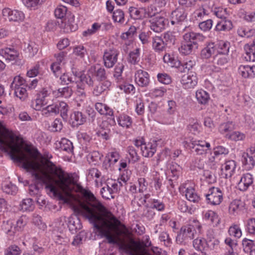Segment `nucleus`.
Wrapping results in <instances>:
<instances>
[{"instance_id": "nucleus-5", "label": "nucleus", "mask_w": 255, "mask_h": 255, "mask_svg": "<svg viewBox=\"0 0 255 255\" xmlns=\"http://www.w3.org/2000/svg\"><path fill=\"white\" fill-rule=\"evenodd\" d=\"M255 173L245 172L241 177L238 186L241 191H246L250 187L252 186L255 180Z\"/></svg>"}, {"instance_id": "nucleus-41", "label": "nucleus", "mask_w": 255, "mask_h": 255, "mask_svg": "<svg viewBox=\"0 0 255 255\" xmlns=\"http://www.w3.org/2000/svg\"><path fill=\"white\" fill-rule=\"evenodd\" d=\"M118 123L121 126L128 128L131 125L132 121L129 116L122 115L119 117Z\"/></svg>"}, {"instance_id": "nucleus-24", "label": "nucleus", "mask_w": 255, "mask_h": 255, "mask_svg": "<svg viewBox=\"0 0 255 255\" xmlns=\"http://www.w3.org/2000/svg\"><path fill=\"white\" fill-rule=\"evenodd\" d=\"M64 29L66 32L75 31L77 28V25L75 22L74 16L69 15L65 19Z\"/></svg>"}, {"instance_id": "nucleus-42", "label": "nucleus", "mask_w": 255, "mask_h": 255, "mask_svg": "<svg viewBox=\"0 0 255 255\" xmlns=\"http://www.w3.org/2000/svg\"><path fill=\"white\" fill-rule=\"evenodd\" d=\"M101 194L102 197L106 199H110L114 198L113 195L114 194L113 191L111 189V187L109 185H106L101 189Z\"/></svg>"}, {"instance_id": "nucleus-45", "label": "nucleus", "mask_w": 255, "mask_h": 255, "mask_svg": "<svg viewBox=\"0 0 255 255\" xmlns=\"http://www.w3.org/2000/svg\"><path fill=\"white\" fill-rule=\"evenodd\" d=\"M124 69V65L123 63H118L115 68L114 77L117 82L122 79V73Z\"/></svg>"}, {"instance_id": "nucleus-43", "label": "nucleus", "mask_w": 255, "mask_h": 255, "mask_svg": "<svg viewBox=\"0 0 255 255\" xmlns=\"http://www.w3.org/2000/svg\"><path fill=\"white\" fill-rule=\"evenodd\" d=\"M195 64V62L193 60H188L186 62H184L183 63H181L180 61H179V66H178V70L181 72H185L186 71H189L190 70L193 66Z\"/></svg>"}, {"instance_id": "nucleus-60", "label": "nucleus", "mask_w": 255, "mask_h": 255, "mask_svg": "<svg viewBox=\"0 0 255 255\" xmlns=\"http://www.w3.org/2000/svg\"><path fill=\"white\" fill-rule=\"evenodd\" d=\"M189 146L190 148L194 149L195 152L198 155H203L204 154H206L208 153V151L210 150V149L201 147L199 146V145H197V144H196V145L190 144Z\"/></svg>"}, {"instance_id": "nucleus-38", "label": "nucleus", "mask_w": 255, "mask_h": 255, "mask_svg": "<svg viewBox=\"0 0 255 255\" xmlns=\"http://www.w3.org/2000/svg\"><path fill=\"white\" fill-rule=\"evenodd\" d=\"M166 46L167 45H173L175 43L176 38L174 33L171 31H167L164 33L162 38Z\"/></svg>"}, {"instance_id": "nucleus-11", "label": "nucleus", "mask_w": 255, "mask_h": 255, "mask_svg": "<svg viewBox=\"0 0 255 255\" xmlns=\"http://www.w3.org/2000/svg\"><path fill=\"white\" fill-rule=\"evenodd\" d=\"M129 12L130 16L134 19H141L146 17H151L154 15L155 13L150 12L149 8H148V11H147L145 8L141 7L137 8L135 7H129Z\"/></svg>"}, {"instance_id": "nucleus-30", "label": "nucleus", "mask_w": 255, "mask_h": 255, "mask_svg": "<svg viewBox=\"0 0 255 255\" xmlns=\"http://www.w3.org/2000/svg\"><path fill=\"white\" fill-rule=\"evenodd\" d=\"M25 87L24 86L19 87L15 86L14 88H11L14 90V95L22 101H25L28 97V93Z\"/></svg>"}, {"instance_id": "nucleus-2", "label": "nucleus", "mask_w": 255, "mask_h": 255, "mask_svg": "<svg viewBox=\"0 0 255 255\" xmlns=\"http://www.w3.org/2000/svg\"><path fill=\"white\" fill-rule=\"evenodd\" d=\"M213 12L217 17L221 19L216 26V31H229L233 28L232 22L226 17V9L222 8H215Z\"/></svg>"}, {"instance_id": "nucleus-48", "label": "nucleus", "mask_w": 255, "mask_h": 255, "mask_svg": "<svg viewBox=\"0 0 255 255\" xmlns=\"http://www.w3.org/2000/svg\"><path fill=\"white\" fill-rule=\"evenodd\" d=\"M158 238L160 241L163 242L166 247H169L171 244V239L170 238L169 234L165 231L161 232Z\"/></svg>"}, {"instance_id": "nucleus-4", "label": "nucleus", "mask_w": 255, "mask_h": 255, "mask_svg": "<svg viewBox=\"0 0 255 255\" xmlns=\"http://www.w3.org/2000/svg\"><path fill=\"white\" fill-rule=\"evenodd\" d=\"M198 48V44L195 42L192 41L189 36L185 33L183 36V40L179 50L182 54L187 55L191 54Z\"/></svg>"}, {"instance_id": "nucleus-52", "label": "nucleus", "mask_w": 255, "mask_h": 255, "mask_svg": "<svg viewBox=\"0 0 255 255\" xmlns=\"http://www.w3.org/2000/svg\"><path fill=\"white\" fill-rule=\"evenodd\" d=\"M213 20L211 19L202 21L199 23V28L204 32L209 31L213 26Z\"/></svg>"}, {"instance_id": "nucleus-34", "label": "nucleus", "mask_w": 255, "mask_h": 255, "mask_svg": "<svg viewBox=\"0 0 255 255\" xmlns=\"http://www.w3.org/2000/svg\"><path fill=\"white\" fill-rule=\"evenodd\" d=\"M58 114V109L56 104H51L43 108L42 111V115L45 117H48L52 114Z\"/></svg>"}, {"instance_id": "nucleus-18", "label": "nucleus", "mask_w": 255, "mask_h": 255, "mask_svg": "<svg viewBox=\"0 0 255 255\" xmlns=\"http://www.w3.org/2000/svg\"><path fill=\"white\" fill-rule=\"evenodd\" d=\"M239 72L245 78H253L255 77V65H241L239 68Z\"/></svg>"}, {"instance_id": "nucleus-64", "label": "nucleus", "mask_w": 255, "mask_h": 255, "mask_svg": "<svg viewBox=\"0 0 255 255\" xmlns=\"http://www.w3.org/2000/svg\"><path fill=\"white\" fill-rule=\"evenodd\" d=\"M86 53V49L83 45H79L74 48L73 53L80 58H83Z\"/></svg>"}, {"instance_id": "nucleus-46", "label": "nucleus", "mask_w": 255, "mask_h": 255, "mask_svg": "<svg viewBox=\"0 0 255 255\" xmlns=\"http://www.w3.org/2000/svg\"><path fill=\"white\" fill-rule=\"evenodd\" d=\"M189 38L192 41L195 42L198 44V42L203 41L205 37L200 33H195L194 32H190L186 33Z\"/></svg>"}, {"instance_id": "nucleus-14", "label": "nucleus", "mask_w": 255, "mask_h": 255, "mask_svg": "<svg viewBox=\"0 0 255 255\" xmlns=\"http://www.w3.org/2000/svg\"><path fill=\"white\" fill-rule=\"evenodd\" d=\"M236 167V164L234 160L226 161L222 166V175L226 179L231 178L234 173Z\"/></svg>"}, {"instance_id": "nucleus-23", "label": "nucleus", "mask_w": 255, "mask_h": 255, "mask_svg": "<svg viewBox=\"0 0 255 255\" xmlns=\"http://www.w3.org/2000/svg\"><path fill=\"white\" fill-rule=\"evenodd\" d=\"M68 227L71 232H76L82 228L79 218L76 216H71L68 219Z\"/></svg>"}, {"instance_id": "nucleus-61", "label": "nucleus", "mask_w": 255, "mask_h": 255, "mask_svg": "<svg viewBox=\"0 0 255 255\" xmlns=\"http://www.w3.org/2000/svg\"><path fill=\"white\" fill-rule=\"evenodd\" d=\"M25 80L20 76H15L11 84V88H14V87H19L22 86L26 87L24 84Z\"/></svg>"}, {"instance_id": "nucleus-56", "label": "nucleus", "mask_w": 255, "mask_h": 255, "mask_svg": "<svg viewBox=\"0 0 255 255\" xmlns=\"http://www.w3.org/2000/svg\"><path fill=\"white\" fill-rule=\"evenodd\" d=\"M120 157V155L119 153L116 151L110 152L108 156H106L110 164H114L117 162Z\"/></svg>"}, {"instance_id": "nucleus-40", "label": "nucleus", "mask_w": 255, "mask_h": 255, "mask_svg": "<svg viewBox=\"0 0 255 255\" xmlns=\"http://www.w3.org/2000/svg\"><path fill=\"white\" fill-rule=\"evenodd\" d=\"M20 206L21 210L24 211H32L34 208L33 201L30 198L23 199L20 204Z\"/></svg>"}, {"instance_id": "nucleus-13", "label": "nucleus", "mask_w": 255, "mask_h": 255, "mask_svg": "<svg viewBox=\"0 0 255 255\" xmlns=\"http://www.w3.org/2000/svg\"><path fill=\"white\" fill-rule=\"evenodd\" d=\"M135 81L140 87H146L149 83V76L148 73L142 70H138L135 73Z\"/></svg>"}, {"instance_id": "nucleus-9", "label": "nucleus", "mask_w": 255, "mask_h": 255, "mask_svg": "<svg viewBox=\"0 0 255 255\" xmlns=\"http://www.w3.org/2000/svg\"><path fill=\"white\" fill-rule=\"evenodd\" d=\"M167 20L164 17L157 15L151 18L149 20V27L155 32H160L164 28Z\"/></svg>"}, {"instance_id": "nucleus-10", "label": "nucleus", "mask_w": 255, "mask_h": 255, "mask_svg": "<svg viewBox=\"0 0 255 255\" xmlns=\"http://www.w3.org/2000/svg\"><path fill=\"white\" fill-rule=\"evenodd\" d=\"M242 162L246 168L251 169L255 165V146L252 147L242 156Z\"/></svg>"}, {"instance_id": "nucleus-58", "label": "nucleus", "mask_w": 255, "mask_h": 255, "mask_svg": "<svg viewBox=\"0 0 255 255\" xmlns=\"http://www.w3.org/2000/svg\"><path fill=\"white\" fill-rule=\"evenodd\" d=\"M195 14L197 20H201L204 18V16H207L209 13L208 10L202 6L195 11Z\"/></svg>"}, {"instance_id": "nucleus-7", "label": "nucleus", "mask_w": 255, "mask_h": 255, "mask_svg": "<svg viewBox=\"0 0 255 255\" xmlns=\"http://www.w3.org/2000/svg\"><path fill=\"white\" fill-rule=\"evenodd\" d=\"M2 15L6 20L9 21H21L24 18L23 13L17 10H12L4 8L2 10Z\"/></svg>"}, {"instance_id": "nucleus-29", "label": "nucleus", "mask_w": 255, "mask_h": 255, "mask_svg": "<svg viewBox=\"0 0 255 255\" xmlns=\"http://www.w3.org/2000/svg\"><path fill=\"white\" fill-rule=\"evenodd\" d=\"M215 52V47L214 43H209L202 50L201 56L203 58H210Z\"/></svg>"}, {"instance_id": "nucleus-12", "label": "nucleus", "mask_w": 255, "mask_h": 255, "mask_svg": "<svg viewBox=\"0 0 255 255\" xmlns=\"http://www.w3.org/2000/svg\"><path fill=\"white\" fill-rule=\"evenodd\" d=\"M197 81L196 74L192 72L184 75L181 80V84L186 89L193 88L197 85Z\"/></svg>"}, {"instance_id": "nucleus-32", "label": "nucleus", "mask_w": 255, "mask_h": 255, "mask_svg": "<svg viewBox=\"0 0 255 255\" xmlns=\"http://www.w3.org/2000/svg\"><path fill=\"white\" fill-rule=\"evenodd\" d=\"M205 220L210 221L211 223L217 226L219 224V219L218 215L214 211L209 210L206 212L204 215Z\"/></svg>"}, {"instance_id": "nucleus-55", "label": "nucleus", "mask_w": 255, "mask_h": 255, "mask_svg": "<svg viewBox=\"0 0 255 255\" xmlns=\"http://www.w3.org/2000/svg\"><path fill=\"white\" fill-rule=\"evenodd\" d=\"M128 152L130 155L129 161L134 163L139 160V157L138 155L136 150L134 147L129 146L128 148Z\"/></svg>"}, {"instance_id": "nucleus-8", "label": "nucleus", "mask_w": 255, "mask_h": 255, "mask_svg": "<svg viewBox=\"0 0 255 255\" xmlns=\"http://www.w3.org/2000/svg\"><path fill=\"white\" fill-rule=\"evenodd\" d=\"M207 200L212 205H219L223 200V194L219 188H211L209 193L206 195Z\"/></svg>"}, {"instance_id": "nucleus-28", "label": "nucleus", "mask_w": 255, "mask_h": 255, "mask_svg": "<svg viewBox=\"0 0 255 255\" xmlns=\"http://www.w3.org/2000/svg\"><path fill=\"white\" fill-rule=\"evenodd\" d=\"M1 227L3 232L9 236H13L16 232L12 221H3Z\"/></svg>"}, {"instance_id": "nucleus-37", "label": "nucleus", "mask_w": 255, "mask_h": 255, "mask_svg": "<svg viewBox=\"0 0 255 255\" xmlns=\"http://www.w3.org/2000/svg\"><path fill=\"white\" fill-rule=\"evenodd\" d=\"M235 129V125L232 122H228L221 124L219 127V131L224 134L232 131Z\"/></svg>"}, {"instance_id": "nucleus-15", "label": "nucleus", "mask_w": 255, "mask_h": 255, "mask_svg": "<svg viewBox=\"0 0 255 255\" xmlns=\"http://www.w3.org/2000/svg\"><path fill=\"white\" fill-rule=\"evenodd\" d=\"M187 17V13L182 7H178L171 13V23L172 25L184 21Z\"/></svg>"}, {"instance_id": "nucleus-27", "label": "nucleus", "mask_w": 255, "mask_h": 255, "mask_svg": "<svg viewBox=\"0 0 255 255\" xmlns=\"http://www.w3.org/2000/svg\"><path fill=\"white\" fill-rule=\"evenodd\" d=\"M37 97L46 105L51 100V93L50 91L43 88L37 94Z\"/></svg>"}, {"instance_id": "nucleus-53", "label": "nucleus", "mask_w": 255, "mask_h": 255, "mask_svg": "<svg viewBox=\"0 0 255 255\" xmlns=\"http://www.w3.org/2000/svg\"><path fill=\"white\" fill-rule=\"evenodd\" d=\"M91 68H95L94 73H95V75L98 80L104 81L106 79L107 75L106 71L104 68L100 67L97 70L96 69L95 67H91Z\"/></svg>"}, {"instance_id": "nucleus-21", "label": "nucleus", "mask_w": 255, "mask_h": 255, "mask_svg": "<svg viewBox=\"0 0 255 255\" xmlns=\"http://www.w3.org/2000/svg\"><path fill=\"white\" fill-rule=\"evenodd\" d=\"M152 47L153 49L158 53H160L166 50V45L161 37L155 36L152 39Z\"/></svg>"}, {"instance_id": "nucleus-57", "label": "nucleus", "mask_w": 255, "mask_h": 255, "mask_svg": "<svg viewBox=\"0 0 255 255\" xmlns=\"http://www.w3.org/2000/svg\"><path fill=\"white\" fill-rule=\"evenodd\" d=\"M113 18L115 21L123 23L125 21L124 13L121 9H118L114 11Z\"/></svg>"}, {"instance_id": "nucleus-62", "label": "nucleus", "mask_w": 255, "mask_h": 255, "mask_svg": "<svg viewBox=\"0 0 255 255\" xmlns=\"http://www.w3.org/2000/svg\"><path fill=\"white\" fill-rule=\"evenodd\" d=\"M157 79L160 83L164 84H169L171 82V77L166 73H159Z\"/></svg>"}, {"instance_id": "nucleus-59", "label": "nucleus", "mask_w": 255, "mask_h": 255, "mask_svg": "<svg viewBox=\"0 0 255 255\" xmlns=\"http://www.w3.org/2000/svg\"><path fill=\"white\" fill-rule=\"evenodd\" d=\"M247 230L250 234L255 235V218H251L247 221Z\"/></svg>"}, {"instance_id": "nucleus-1", "label": "nucleus", "mask_w": 255, "mask_h": 255, "mask_svg": "<svg viewBox=\"0 0 255 255\" xmlns=\"http://www.w3.org/2000/svg\"><path fill=\"white\" fill-rule=\"evenodd\" d=\"M0 153L7 152L13 161L22 163V167L26 170H33L32 176L37 182L44 184L50 193L56 195L58 188L61 192L60 199L65 203L73 204L78 201L79 205L73 207L74 212L88 219L98 235L105 238L108 243L117 244L118 237H127L126 226L90 191L78 185L71 173L64 171L49 160L42 164L40 170L39 163L32 160L35 155L31 147L19 144L13 133L0 124Z\"/></svg>"}, {"instance_id": "nucleus-25", "label": "nucleus", "mask_w": 255, "mask_h": 255, "mask_svg": "<svg viewBox=\"0 0 255 255\" xmlns=\"http://www.w3.org/2000/svg\"><path fill=\"white\" fill-rule=\"evenodd\" d=\"M71 119L73 120V124L76 126L82 125L86 121V117L82 112L76 111L71 116Z\"/></svg>"}, {"instance_id": "nucleus-54", "label": "nucleus", "mask_w": 255, "mask_h": 255, "mask_svg": "<svg viewBox=\"0 0 255 255\" xmlns=\"http://www.w3.org/2000/svg\"><path fill=\"white\" fill-rule=\"evenodd\" d=\"M139 48H137L129 53L128 60L130 63L135 64L138 62L139 60Z\"/></svg>"}, {"instance_id": "nucleus-22", "label": "nucleus", "mask_w": 255, "mask_h": 255, "mask_svg": "<svg viewBox=\"0 0 255 255\" xmlns=\"http://www.w3.org/2000/svg\"><path fill=\"white\" fill-rule=\"evenodd\" d=\"M95 68H90L87 72L86 74L83 73V75L80 76V82L79 83L80 85L87 84L89 86H93L94 85V80L92 78V76L94 74V71Z\"/></svg>"}, {"instance_id": "nucleus-39", "label": "nucleus", "mask_w": 255, "mask_h": 255, "mask_svg": "<svg viewBox=\"0 0 255 255\" xmlns=\"http://www.w3.org/2000/svg\"><path fill=\"white\" fill-rule=\"evenodd\" d=\"M60 148L62 150L67 152H72L73 146L72 142L66 138H62L60 142Z\"/></svg>"}, {"instance_id": "nucleus-33", "label": "nucleus", "mask_w": 255, "mask_h": 255, "mask_svg": "<svg viewBox=\"0 0 255 255\" xmlns=\"http://www.w3.org/2000/svg\"><path fill=\"white\" fill-rule=\"evenodd\" d=\"M242 245L244 251L247 253H249L250 255L255 250L253 249L255 247V243L253 240L245 238L242 241Z\"/></svg>"}, {"instance_id": "nucleus-51", "label": "nucleus", "mask_w": 255, "mask_h": 255, "mask_svg": "<svg viewBox=\"0 0 255 255\" xmlns=\"http://www.w3.org/2000/svg\"><path fill=\"white\" fill-rule=\"evenodd\" d=\"M228 233L230 236L237 238H240L242 235L241 229L237 225L231 226L229 229Z\"/></svg>"}, {"instance_id": "nucleus-31", "label": "nucleus", "mask_w": 255, "mask_h": 255, "mask_svg": "<svg viewBox=\"0 0 255 255\" xmlns=\"http://www.w3.org/2000/svg\"><path fill=\"white\" fill-rule=\"evenodd\" d=\"M186 199L190 202L198 203L200 200V197L192 188H187L185 190Z\"/></svg>"}, {"instance_id": "nucleus-6", "label": "nucleus", "mask_w": 255, "mask_h": 255, "mask_svg": "<svg viewBox=\"0 0 255 255\" xmlns=\"http://www.w3.org/2000/svg\"><path fill=\"white\" fill-rule=\"evenodd\" d=\"M119 51L115 49H109L104 52L103 60L104 66L108 68H112L117 63Z\"/></svg>"}, {"instance_id": "nucleus-35", "label": "nucleus", "mask_w": 255, "mask_h": 255, "mask_svg": "<svg viewBox=\"0 0 255 255\" xmlns=\"http://www.w3.org/2000/svg\"><path fill=\"white\" fill-rule=\"evenodd\" d=\"M196 98L199 103L206 104L209 99V96L206 91L200 90L196 92Z\"/></svg>"}, {"instance_id": "nucleus-16", "label": "nucleus", "mask_w": 255, "mask_h": 255, "mask_svg": "<svg viewBox=\"0 0 255 255\" xmlns=\"http://www.w3.org/2000/svg\"><path fill=\"white\" fill-rule=\"evenodd\" d=\"M245 203L241 200L235 199L230 204L229 212L230 214L236 216L245 209Z\"/></svg>"}, {"instance_id": "nucleus-3", "label": "nucleus", "mask_w": 255, "mask_h": 255, "mask_svg": "<svg viewBox=\"0 0 255 255\" xmlns=\"http://www.w3.org/2000/svg\"><path fill=\"white\" fill-rule=\"evenodd\" d=\"M195 229L193 226L188 225L182 227L180 233L176 237V242L178 244L186 243L194 238Z\"/></svg>"}, {"instance_id": "nucleus-19", "label": "nucleus", "mask_w": 255, "mask_h": 255, "mask_svg": "<svg viewBox=\"0 0 255 255\" xmlns=\"http://www.w3.org/2000/svg\"><path fill=\"white\" fill-rule=\"evenodd\" d=\"M156 141H153L142 145L141 152L142 155L146 157H152L156 151Z\"/></svg>"}, {"instance_id": "nucleus-20", "label": "nucleus", "mask_w": 255, "mask_h": 255, "mask_svg": "<svg viewBox=\"0 0 255 255\" xmlns=\"http://www.w3.org/2000/svg\"><path fill=\"white\" fill-rule=\"evenodd\" d=\"M246 56L245 58L247 61H255V38L251 44H247L244 46Z\"/></svg>"}, {"instance_id": "nucleus-63", "label": "nucleus", "mask_w": 255, "mask_h": 255, "mask_svg": "<svg viewBox=\"0 0 255 255\" xmlns=\"http://www.w3.org/2000/svg\"><path fill=\"white\" fill-rule=\"evenodd\" d=\"M3 190L6 193L11 195L15 194L17 191V187L10 183L4 185Z\"/></svg>"}, {"instance_id": "nucleus-47", "label": "nucleus", "mask_w": 255, "mask_h": 255, "mask_svg": "<svg viewBox=\"0 0 255 255\" xmlns=\"http://www.w3.org/2000/svg\"><path fill=\"white\" fill-rule=\"evenodd\" d=\"M21 250L16 245H11L4 251V255H20Z\"/></svg>"}, {"instance_id": "nucleus-50", "label": "nucleus", "mask_w": 255, "mask_h": 255, "mask_svg": "<svg viewBox=\"0 0 255 255\" xmlns=\"http://www.w3.org/2000/svg\"><path fill=\"white\" fill-rule=\"evenodd\" d=\"M206 244V240L204 239L197 238L193 242V245L194 248L201 252L204 250Z\"/></svg>"}, {"instance_id": "nucleus-17", "label": "nucleus", "mask_w": 255, "mask_h": 255, "mask_svg": "<svg viewBox=\"0 0 255 255\" xmlns=\"http://www.w3.org/2000/svg\"><path fill=\"white\" fill-rule=\"evenodd\" d=\"M0 55L6 60L13 61L19 55V52L13 48H5L0 50Z\"/></svg>"}, {"instance_id": "nucleus-26", "label": "nucleus", "mask_w": 255, "mask_h": 255, "mask_svg": "<svg viewBox=\"0 0 255 255\" xmlns=\"http://www.w3.org/2000/svg\"><path fill=\"white\" fill-rule=\"evenodd\" d=\"M181 167L177 163L172 162L170 166L169 169L168 171L169 176L173 178V179H169V181L176 180L181 171Z\"/></svg>"}, {"instance_id": "nucleus-49", "label": "nucleus", "mask_w": 255, "mask_h": 255, "mask_svg": "<svg viewBox=\"0 0 255 255\" xmlns=\"http://www.w3.org/2000/svg\"><path fill=\"white\" fill-rule=\"evenodd\" d=\"M226 137L233 140L239 141L243 140L245 137V135L244 133L239 131H234L231 133H227L226 135Z\"/></svg>"}, {"instance_id": "nucleus-36", "label": "nucleus", "mask_w": 255, "mask_h": 255, "mask_svg": "<svg viewBox=\"0 0 255 255\" xmlns=\"http://www.w3.org/2000/svg\"><path fill=\"white\" fill-rule=\"evenodd\" d=\"M228 61V56L227 55L218 54L214 57L213 62L214 64L217 66H223L227 63Z\"/></svg>"}, {"instance_id": "nucleus-44", "label": "nucleus", "mask_w": 255, "mask_h": 255, "mask_svg": "<svg viewBox=\"0 0 255 255\" xmlns=\"http://www.w3.org/2000/svg\"><path fill=\"white\" fill-rule=\"evenodd\" d=\"M57 106L58 107V113H60L61 116L63 119H66L68 111L67 104L65 102L61 101L57 103Z\"/></svg>"}]
</instances>
